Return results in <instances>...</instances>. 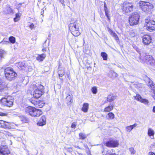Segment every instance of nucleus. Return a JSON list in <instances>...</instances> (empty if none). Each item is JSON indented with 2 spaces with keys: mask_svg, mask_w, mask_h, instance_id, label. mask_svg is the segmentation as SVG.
I'll return each mask as SVG.
<instances>
[{
  "mask_svg": "<svg viewBox=\"0 0 155 155\" xmlns=\"http://www.w3.org/2000/svg\"><path fill=\"white\" fill-rule=\"evenodd\" d=\"M153 112L155 113V106H154L153 109Z\"/></svg>",
  "mask_w": 155,
  "mask_h": 155,
  "instance_id": "de8ad7c7",
  "label": "nucleus"
},
{
  "mask_svg": "<svg viewBox=\"0 0 155 155\" xmlns=\"http://www.w3.org/2000/svg\"><path fill=\"white\" fill-rule=\"evenodd\" d=\"M34 25L33 24H31L29 26V27L31 29H33L34 28Z\"/></svg>",
  "mask_w": 155,
  "mask_h": 155,
  "instance_id": "a18cd8bd",
  "label": "nucleus"
},
{
  "mask_svg": "<svg viewBox=\"0 0 155 155\" xmlns=\"http://www.w3.org/2000/svg\"><path fill=\"white\" fill-rule=\"evenodd\" d=\"M13 100L10 98L9 97L2 98L0 100V103L3 106L11 107L13 105Z\"/></svg>",
  "mask_w": 155,
  "mask_h": 155,
  "instance_id": "1a4fd4ad",
  "label": "nucleus"
},
{
  "mask_svg": "<svg viewBox=\"0 0 155 155\" xmlns=\"http://www.w3.org/2000/svg\"><path fill=\"white\" fill-rule=\"evenodd\" d=\"M119 145V143L117 140H110L106 143V146L109 147H116Z\"/></svg>",
  "mask_w": 155,
  "mask_h": 155,
  "instance_id": "f8f14e48",
  "label": "nucleus"
},
{
  "mask_svg": "<svg viewBox=\"0 0 155 155\" xmlns=\"http://www.w3.org/2000/svg\"><path fill=\"white\" fill-rule=\"evenodd\" d=\"M145 26L149 31L154 30L155 29V21L150 19V18H148L145 19Z\"/></svg>",
  "mask_w": 155,
  "mask_h": 155,
  "instance_id": "0eeeda50",
  "label": "nucleus"
},
{
  "mask_svg": "<svg viewBox=\"0 0 155 155\" xmlns=\"http://www.w3.org/2000/svg\"><path fill=\"white\" fill-rule=\"evenodd\" d=\"M4 72L5 78L10 81L14 79L17 75V74L11 68H6Z\"/></svg>",
  "mask_w": 155,
  "mask_h": 155,
  "instance_id": "f257e3e1",
  "label": "nucleus"
},
{
  "mask_svg": "<svg viewBox=\"0 0 155 155\" xmlns=\"http://www.w3.org/2000/svg\"><path fill=\"white\" fill-rule=\"evenodd\" d=\"M91 91L93 94H96L97 91V87H93L91 89Z\"/></svg>",
  "mask_w": 155,
  "mask_h": 155,
  "instance_id": "f704fd0d",
  "label": "nucleus"
},
{
  "mask_svg": "<svg viewBox=\"0 0 155 155\" xmlns=\"http://www.w3.org/2000/svg\"><path fill=\"white\" fill-rule=\"evenodd\" d=\"M147 84L149 86H150V87L151 88V89L153 91H155V84H154L152 81L149 79Z\"/></svg>",
  "mask_w": 155,
  "mask_h": 155,
  "instance_id": "412c9836",
  "label": "nucleus"
},
{
  "mask_svg": "<svg viewBox=\"0 0 155 155\" xmlns=\"http://www.w3.org/2000/svg\"><path fill=\"white\" fill-rule=\"evenodd\" d=\"M18 67L22 70L27 71H28V66L24 62H19L18 64Z\"/></svg>",
  "mask_w": 155,
  "mask_h": 155,
  "instance_id": "2eb2a0df",
  "label": "nucleus"
},
{
  "mask_svg": "<svg viewBox=\"0 0 155 155\" xmlns=\"http://www.w3.org/2000/svg\"><path fill=\"white\" fill-rule=\"evenodd\" d=\"M138 4L142 10L147 13L150 12L153 8V5L148 2L141 1L139 2Z\"/></svg>",
  "mask_w": 155,
  "mask_h": 155,
  "instance_id": "39448f33",
  "label": "nucleus"
},
{
  "mask_svg": "<svg viewBox=\"0 0 155 155\" xmlns=\"http://www.w3.org/2000/svg\"><path fill=\"white\" fill-rule=\"evenodd\" d=\"M44 87L39 84L37 88L35 90L32 92V94L34 98H39L42 95L43 93Z\"/></svg>",
  "mask_w": 155,
  "mask_h": 155,
  "instance_id": "9d476101",
  "label": "nucleus"
},
{
  "mask_svg": "<svg viewBox=\"0 0 155 155\" xmlns=\"http://www.w3.org/2000/svg\"><path fill=\"white\" fill-rule=\"evenodd\" d=\"M115 34V33L114 32V33H113V34L111 35H112L113 36L114 35V34Z\"/></svg>",
  "mask_w": 155,
  "mask_h": 155,
  "instance_id": "4d7b16f0",
  "label": "nucleus"
},
{
  "mask_svg": "<svg viewBox=\"0 0 155 155\" xmlns=\"http://www.w3.org/2000/svg\"><path fill=\"white\" fill-rule=\"evenodd\" d=\"M130 151L131 152V153L132 154H134V153H135L136 151H135V150H134V148H133L132 147H131L130 148Z\"/></svg>",
  "mask_w": 155,
  "mask_h": 155,
  "instance_id": "e433bc0d",
  "label": "nucleus"
},
{
  "mask_svg": "<svg viewBox=\"0 0 155 155\" xmlns=\"http://www.w3.org/2000/svg\"><path fill=\"white\" fill-rule=\"evenodd\" d=\"M46 41L45 42V43H46Z\"/></svg>",
  "mask_w": 155,
  "mask_h": 155,
  "instance_id": "13d9d810",
  "label": "nucleus"
},
{
  "mask_svg": "<svg viewBox=\"0 0 155 155\" xmlns=\"http://www.w3.org/2000/svg\"><path fill=\"white\" fill-rule=\"evenodd\" d=\"M105 14L106 16L107 17V18L109 19V11H105Z\"/></svg>",
  "mask_w": 155,
  "mask_h": 155,
  "instance_id": "58836bf2",
  "label": "nucleus"
},
{
  "mask_svg": "<svg viewBox=\"0 0 155 155\" xmlns=\"http://www.w3.org/2000/svg\"><path fill=\"white\" fill-rule=\"evenodd\" d=\"M65 101L67 105H70L73 102L72 97L70 95L66 97Z\"/></svg>",
  "mask_w": 155,
  "mask_h": 155,
  "instance_id": "aec40b11",
  "label": "nucleus"
},
{
  "mask_svg": "<svg viewBox=\"0 0 155 155\" xmlns=\"http://www.w3.org/2000/svg\"><path fill=\"white\" fill-rule=\"evenodd\" d=\"M4 51L3 50H0V60L2 58L4 57Z\"/></svg>",
  "mask_w": 155,
  "mask_h": 155,
  "instance_id": "c9c22d12",
  "label": "nucleus"
},
{
  "mask_svg": "<svg viewBox=\"0 0 155 155\" xmlns=\"http://www.w3.org/2000/svg\"><path fill=\"white\" fill-rule=\"evenodd\" d=\"M155 146V143H153L152 144H151V147L154 146Z\"/></svg>",
  "mask_w": 155,
  "mask_h": 155,
  "instance_id": "3c124183",
  "label": "nucleus"
},
{
  "mask_svg": "<svg viewBox=\"0 0 155 155\" xmlns=\"http://www.w3.org/2000/svg\"><path fill=\"white\" fill-rule=\"evenodd\" d=\"M5 114L2 112H0V116H4Z\"/></svg>",
  "mask_w": 155,
  "mask_h": 155,
  "instance_id": "09e8293b",
  "label": "nucleus"
},
{
  "mask_svg": "<svg viewBox=\"0 0 155 155\" xmlns=\"http://www.w3.org/2000/svg\"><path fill=\"white\" fill-rule=\"evenodd\" d=\"M77 123L76 122H73L71 125V127L72 128H75L76 127Z\"/></svg>",
  "mask_w": 155,
  "mask_h": 155,
  "instance_id": "4c0bfd02",
  "label": "nucleus"
},
{
  "mask_svg": "<svg viewBox=\"0 0 155 155\" xmlns=\"http://www.w3.org/2000/svg\"><path fill=\"white\" fill-rule=\"evenodd\" d=\"M148 134L150 137L153 136L154 134V131L151 128H149L148 130Z\"/></svg>",
  "mask_w": 155,
  "mask_h": 155,
  "instance_id": "c85d7f7f",
  "label": "nucleus"
},
{
  "mask_svg": "<svg viewBox=\"0 0 155 155\" xmlns=\"http://www.w3.org/2000/svg\"><path fill=\"white\" fill-rule=\"evenodd\" d=\"M10 151L6 146L0 145V154L2 155H11Z\"/></svg>",
  "mask_w": 155,
  "mask_h": 155,
  "instance_id": "9b49d317",
  "label": "nucleus"
},
{
  "mask_svg": "<svg viewBox=\"0 0 155 155\" xmlns=\"http://www.w3.org/2000/svg\"><path fill=\"white\" fill-rule=\"evenodd\" d=\"M64 70H59L58 71V75L60 77H61L64 74Z\"/></svg>",
  "mask_w": 155,
  "mask_h": 155,
  "instance_id": "473e14b6",
  "label": "nucleus"
},
{
  "mask_svg": "<svg viewBox=\"0 0 155 155\" xmlns=\"http://www.w3.org/2000/svg\"><path fill=\"white\" fill-rule=\"evenodd\" d=\"M148 155H155V153L152 152H149Z\"/></svg>",
  "mask_w": 155,
  "mask_h": 155,
  "instance_id": "49530a36",
  "label": "nucleus"
},
{
  "mask_svg": "<svg viewBox=\"0 0 155 155\" xmlns=\"http://www.w3.org/2000/svg\"><path fill=\"white\" fill-rule=\"evenodd\" d=\"M0 127L8 129L11 128L10 124L9 123L3 120L0 121Z\"/></svg>",
  "mask_w": 155,
  "mask_h": 155,
  "instance_id": "a211bd4d",
  "label": "nucleus"
},
{
  "mask_svg": "<svg viewBox=\"0 0 155 155\" xmlns=\"http://www.w3.org/2000/svg\"><path fill=\"white\" fill-rule=\"evenodd\" d=\"M25 111L27 113L29 114L31 116L34 117H39L42 114V112L41 110L31 107H27Z\"/></svg>",
  "mask_w": 155,
  "mask_h": 155,
  "instance_id": "20e7f679",
  "label": "nucleus"
},
{
  "mask_svg": "<svg viewBox=\"0 0 155 155\" xmlns=\"http://www.w3.org/2000/svg\"><path fill=\"white\" fill-rule=\"evenodd\" d=\"M79 24L75 21L73 23H71L69 28L72 34L75 36L77 37L80 34L79 32Z\"/></svg>",
  "mask_w": 155,
  "mask_h": 155,
  "instance_id": "7ed1b4c3",
  "label": "nucleus"
},
{
  "mask_svg": "<svg viewBox=\"0 0 155 155\" xmlns=\"http://www.w3.org/2000/svg\"><path fill=\"white\" fill-rule=\"evenodd\" d=\"M108 31L111 35H112L113 34V33H114V32L110 28L109 29Z\"/></svg>",
  "mask_w": 155,
  "mask_h": 155,
  "instance_id": "37998d69",
  "label": "nucleus"
},
{
  "mask_svg": "<svg viewBox=\"0 0 155 155\" xmlns=\"http://www.w3.org/2000/svg\"><path fill=\"white\" fill-rule=\"evenodd\" d=\"M46 119L45 116H43L40 118V120L38 121L37 124L39 126H43L46 124Z\"/></svg>",
  "mask_w": 155,
  "mask_h": 155,
  "instance_id": "dca6fc26",
  "label": "nucleus"
},
{
  "mask_svg": "<svg viewBox=\"0 0 155 155\" xmlns=\"http://www.w3.org/2000/svg\"><path fill=\"white\" fill-rule=\"evenodd\" d=\"M79 136L80 138L82 139H85L87 137L86 135L85 134L82 133H81L79 134Z\"/></svg>",
  "mask_w": 155,
  "mask_h": 155,
  "instance_id": "72a5a7b5",
  "label": "nucleus"
},
{
  "mask_svg": "<svg viewBox=\"0 0 155 155\" xmlns=\"http://www.w3.org/2000/svg\"><path fill=\"white\" fill-rule=\"evenodd\" d=\"M104 10L105 11H109L108 8L107 7V5L106 4H104Z\"/></svg>",
  "mask_w": 155,
  "mask_h": 155,
  "instance_id": "79ce46f5",
  "label": "nucleus"
},
{
  "mask_svg": "<svg viewBox=\"0 0 155 155\" xmlns=\"http://www.w3.org/2000/svg\"><path fill=\"white\" fill-rule=\"evenodd\" d=\"M153 97L155 100V92L154 93V95L153 96Z\"/></svg>",
  "mask_w": 155,
  "mask_h": 155,
  "instance_id": "8fccbe9b",
  "label": "nucleus"
},
{
  "mask_svg": "<svg viewBox=\"0 0 155 155\" xmlns=\"http://www.w3.org/2000/svg\"><path fill=\"white\" fill-rule=\"evenodd\" d=\"M137 126L136 124H134L133 125L127 126L126 127V130L127 132H130L132 130Z\"/></svg>",
  "mask_w": 155,
  "mask_h": 155,
  "instance_id": "b1692460",
  "label": "nucleus"
},
{
  "mask_svg": "<svg viewBox=\"0 0 155 155\" xmlns=\"http://www.w3.org/2000/svg\"><path fill=\"white\" fill-rule=\"evenodd\" d=\"M101 55L103 57V60H107V55L105 52H102L101 53Z\"/></svg>",
  "mask_w": 155,
  "mask_h": 155,
  "instance_id": "7c9ffc66",
  "label": "nucleus"
},
{
  "mask_svg": "<svg viewBox=\"0 0 155 155\" xmlns=\"http://www.w3.org/2000/svg\"><path fill=\"white\" fill-rule=\"evenodd\" d=\"M140 16L137 13L132 14L129 17V21L130 25H137L139 22Z\"/></svg>",
  "mask_w": 155,
  "mask_h": 155,
  "instance_id": "423d86ee",
  "label": "nucleus"
},
{
  "mask_svg": "<svg viewBox=\"0 0 155 155\" xmlns=\"http://www.w3.org/2000/svg\"><path fill=\"white\" fill-rule=\"evenodd\" d=\"M134 97L135 99L144 103L145 104L147 105L148 104L149 102L147 100L143 99L141 96L138 94H137L136 96Z\"/></svg>",
  "mask_w": 155,
  "mask_h": 155,
  "instance_id": "ddd939ff",
  "label": "nucleus"
},
{
  "mask_svg": "<svg viewBox=\"0 0 155 155\" xmlns=\"http://www.w3.org/2000/svg\"><path fill=\"white\" fill-rule=\"evenodd\" d=\"M35 106L36 107L41 108L44 105V102L43 101H38L37 102H36Z\"/></svg>",
  "mask_w": 155,
  "mask_h": 155,
  "instance_id": "393cba45",
  "label": "nucleus"
},
{
  "mask_svg": "<svg viewBox=\"0 0 155 155\" xmlns=\"http://www.w3.org/2000/svg\"><path fill=\"white\" fill-rule=\"evenodd\" d=\"M116 97L113 95H110L107 97V100L108 101H112L116 98Z\"/></svg>",
  "mask_w": 155,
  "mask_h": 155,
  "instance_id": "cd10ccee",
  "label": "nucleus"
},
{
  "mask_svg": "<svg viewBox=\"0 0 155 155\" xmlns=\"http://www.w3.org/2000/svg\"><path fill=\"white\" fill-rule=\"evenodd\" d=\"M75 147H76V148H79V147L77 146H75Z\"/></svg>",
  "mask_w": 155,
  "mask_h": 155,
  "instance_id": "864d4df0",
  "label": "nucleus"
},
{
  "mask_svg": "<svg viewBox=\"0 0 155 155\" xmlns=\"http://www.w3.org/2000/svg\"><path fill=\"white\" fill-rule=\"evenodd\" d=\"M47 47L45 46L44 45V44L43 46V48H42V51L43 52L46 51L47 50Z\"/></svg>",
  "mask_w": 155,
  "mask_h": 155,
  "instance_id": "ea45409f",
  "label": "nucleus"
},
{
  "mask_svg": "<svg viewBox=\"0 0 155 155\" xmlns=\"http://www.w3.org/2000/svg\"><path fill=\"white\" fill-rule=\"evenodd\" d=\"M78 153L79 155H82V154L81 153Z\"/></svg>",
  "mask_w": 155,
  "mask_h": 155,
  "instance_id": "5fc2aeb1",
  "label": "nucleus"
},
{
  "mask_svg": "<svg viewBox=\"0 0 155 155\" xmlns=\"http://www.w3.org/2000/svg\"><path fill=\"white\" fill-rule=\"evenodd\" d=\"M6 14H13L14 12L13 9L9 6H7L4 10Z\"/></svg>",
  "mask_w": 155,
  "mask_h": 155,
  "instance_id": "6ab92c4d",
  "label": "nucleus"
},
{
  "mask_svg": "<svg viewBox=\"0 0 155 155\" xmlns=\"http://www.w3.org/2000/svg\"><path fill=\"white\" fill-rule=\"evenodd\" d=\"M143 41L144 45H148L151 41V37L149 35H145L143 37Z\"/></svg>",
  "mask_w": 155,
  "mask_h": 155,
  "instance_id": "4468645a",
  "label": "nucleus"
},
{
  "mask_svg": "<svg viewBox=\"0 0 155 155\" xmlns=\"http://www.w3.org/2000/svg\"><path fill=\"white\" fill-rule=\"evenodd\" d=\"M6 86L5 82L0 79V92H2L6 87Z\"/></svg>",
  "mask_w": 155,
  "mask_h": 155,
  "instance_id": "5701e85b",
  "label": "nucleus"
},
{
  "mask_svg": "<svg viewBox=\"0 0 155 155\" xmlns=\"http://www.w3.org/2000/svg\"><path fill=\"white\" fill-rule=\"evenodd\" d=\"M17 126H18V125H16Z\"/></svg>",
  "mask_w": 155,
  "mask_h": 155,
  "instance_id": "bf43d9fd",
  "label": "nucleus"
},
{
  "mask_svg": "<svg viewBox=\"0 0 155 155\" xmlns=\"http://www.w3.org/2000/svg\"><path fill=\"white\" fill-rule=\"evenodd\" d=\"M38 101H35L34 100H32L31 101V102L35 106L36 105V102H37Z\"/></svg>",
  "mask_w": 155,
  "mask_h": 155,
  "instance_id": "c03bdc74",
  "label": "nucleus"
},
{
  "mask_svg": "<svg viewBox=\"0 0 155 155\" xmlns=\"http://www.w3.org/2000/svg\"><path fill=\"white\" fill-rule=\"evenodd\" d=\"M113 37L116 40H117L119 39L118 36L116 33L114 34V35L113 36Z\"/></svg>",
  "mask_w": 155,
  "mask_h": 155,
  "instance_id": "a19ab883",
  "label": "nucleus"
},
{
  "mask_svg": "<svg viewBox=\"0 0 155 155\" xmlns=\"http://www.w3.org/2000/svg\"><path fill=\"white\" fill-rule=\"evenodd\" d=\"M106 117L108 119L112 120L114 117V115L112 112L109 113L106 116Z\"/></svg>",
  "mask_w": 155,
  "mask_h": 155,
  "instance_id": "bb28decb",
  "label": "nucleus"
},
{
  "mask_svg": "<svg viewBox=\"0 0 155 155\" xmlns=\"http://www.w3.org/2000/svg\"><path fill=\"white\" fill-rule=\"evenodd\" d=\"M21 14L19 13H17L16 14L15 17L14 18V20L15 22L18 21L20 18Z\"/></svg>",
  "mask_w": 155,
  "mask_h": 155,
  "instance_id": "c756f323",
  "label": "nucleus"
},
{
  "mask_svg": "<svg viewBox=\"0 0 155 155\" xmlns=\"http://www.w3.org/2000/svg\"><path fill=\"white\" fill-rule=\"evenodd\" d=\"M61 3L62 4L64 2V0H60Z\"/></svg>",
  "mask_w": 155,
  "mask_h": 155,
  "instance_id": "603ef678",
  "label": "nucleus"
},
{
  "mask_svg": "<svg viewBox=\"0 0 155 155\" xmlns=\"http://www.w3.org/2000/svg\"><path fill=\"white\" fill-rule=\"evenodd\" d=\"M134 7L131 3L125 2L123 4L122 10L124 13H129L133 11Z\"/></svg>",
  "mask_w": 155,
  "mask_h": 155,
  "instance_id": "6e6552de",
  "label": "nucleus"
},
{
  "mask_svg": "<svg viewBox=\"0 0 155 155\" xmlns=\"http://www.w3.org/2000/svg\"><path fill=\"white\" fill-rule=\"evenodd\" d=\"M10 41L12 44H14L15 42V38L13 36H11L9 38Z\"/></svg>",
  "mask_w": 155,
  "mask_h": 155,
  "instance_id": "2f4dec72",
  "label": "nucleus"
},
{
  "mask_svg": "<svg viewBox=\"0 0 155 155\" xmlns=\"http://www.w3.org/2000/svg\"><path fill=\"white\" fill-rule=\"evenodd\" d=\"M114 106L113 104H110L107 107H105L104 109L105 112H109L113 109Z\"/></svg>",
  "mask_w": 155,
  "mask_h": 155,
  "instance_id": "a878e982",
  "label": "nucleus"
},
{
  "mask_svg": "<svg viewBox=\"0 0 155 155\" xmlns=\"http://www.w3.org/2000/svg\"><path fill=\"white\" fill-rule=\"evenodd\" d=\"M140 58L141 60L147 64L155 66V60L151 56L147 55L145 53H143L140 54Z\"/></svg>",
  "mask_w": 155,
  "mask_h": 155,
  "instance_id": "f03ea898",
  "label": "nucleus"
},
{
  "mask_svg": "<svg viewBox=\"0 0 155 155\" xmlns=\"http://www.w3.org/2000/svg\"><path fill=\"white\" fill-rule=\"evenodd\" d=\"M89 105L87 103H84L81 108V110L84 112H87L88 109Z\"/></svg>",
  "mask_w": 155,
  "mask_h": 155,
  "instance_id": "4be33fe9",
  "label": "nucleus"
},
{
  "mask_svg": "<svg viewBox=\"0 0 155 155\" xmlns=\"http://www.w3.org/2000/svg\"><path fill=\"white\" fill-rule=\"evenodd\" d=\"M114 74H115V76L116 77L117 76V74H116L115 73H114Z\"/></svg>",
  "mask_w": 155,
  "mask_h": 155,
  "instance_id": "6e6d98bb",
  "label": "nucleus"
},
{
  "mask_svg": "<svg viewBox=\"0 0 155 155\" xmlns=\"http://www.w3.org/2000/svg\"><path fill=\"white\" fill-rule=\"evenodd\" d=\"M36 57V59L39 62H41L43 61L46 57V54L43 53L41 54H38Z\"/></svg>",
  "mask_w": 155,
  "mask_h": 155,
  "instance_id": "f3484780",
  "label": "nucleus"
}]
</instances>
